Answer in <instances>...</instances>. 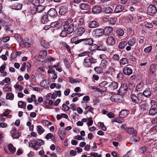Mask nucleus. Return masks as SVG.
<instances>
[{"instance_id": "obj_55", "label": "nucleus", "mask_w": 157, "mask_h": 157, "mask_svg": "<svg viewBox=\"0 0 157 157\" xmlns=\"http://www.w3.org/2000/svg\"><path fill=\"white\" fill-rule=\"evenodd\" d=\"M62 107L63 109V110L64 111H68L70 109V107L67 105L66 104H63L62 105Z\"/></svg>"}, {"instance_id": "obj_63", "label": "nucleus", "mask_w": 157, "mask_h": 157, "mask_svg": "<svg viewBox=\"0 0 157 157\" xmlns=\"http://www.w3.org/2000/svg\"><path fill=\"white\" fill-rule=\"evenodd\" d=\"M40 86L43 87H45L46 86V81L45 80L42 81L40 83Z\"/></svg>"}, {"instance_id": "obj_40", "label": "nucleus", "mask_w": 157, "mask_h": 157, "mask_svg": "<svg viewBox=\"0 0 157 157\" xmlns=\"http://www.w3.org/2000/svg\"><path fill=\"white\" fill-rule=\"evenodd\" d=\"M127 44L126 41H124L121 42L119 44V47L121 49L124 48Z\"/></svg>"}, {"instance_id": "obj_20", "label": "nucleus", "mask_w": 157, "mask_h": 157, "mask_svg": "<svg viewBox=\"0 0 157 157\" xmlns=\"http://www.w3.org/2000/svg\"><path fill=\"white\" fill-rule=\"evenodd\" d=\"M115 31L117 36H122L124 34V31L120 28H117Z\"/></svg>"}, {"instance_id": "obj_62", "label": "nucleus", "mask_w": 157, "mask_h": 157, "mask_svg": "<svg viewBox=\"0 0 157 157\" xmlns=\"http://www.w3.org/2000/svg\"><path fill=\"white\" fill-rule=\"evenodd\" d=\"M124 75L123 73L121 72L119 73L117 75V77L121 80L123 78Z\"/></svg>"}, {"instance_id": "obj_24", "label": "nucleus", "mask_w": 157, "mask_h": 157, "mask_svg": "<svg viewBox=\"0 0 157 157\" xmlns=\"http://www.w3.org/2000/svg\"><path fill=\"white\" fill-rule=\"evenodd\" d=\"M82 41H84L86 44H88L91 45L93 42V40L91 38L82 39Z\"/></svg>"}, {"instance_id": "obj_41", "label": "nucleus", "mask_w": 157, "mask_h": 157, "mask_svg": "<svg viewBox=\"0 0 157 157\" xmlns=\"http://www.w3.org/2000/svg\"><path fill=\"white\" fill-rule=\"evenodd\" d=\"M116 20L117 18L116 17H110L109 19L108 20L109 21V22L110 24L112 25H114L116 22Z\"/></svg>"}, {"instance_id": "obj_21", "label": "nucleus", "mask_w": 157, "mask_h": 157, "mask_svg": "<svg viewBox=\"0 0 157 157\" xmlns=\"http://www.w3.org/2000/svg\"><path fill=\"white\" fill-rule=\"evenodd\" d=\"M67 7L65 6H61L59 11V13L61 15H63L67 12Z\"/></svg>"}, {"instance_id": "obj_16", "label": "nucleus", "mask_w": 157, "mask_h": 157, "mask_svg": "<svg viewBox=\"0 0 157 157\" xmlns=\"http://www.w3.org/2000/svg\"><path fill=\"white\" fill-rule=\"evenodd\" d=\"M125 9L124 7L121 5L117 6L115 10V12L116 13H119L123 11Z\"/></svg>"}, {"instance_id": "obj_60", "label": "nucleus", "mask_w": 157, "mask_h": 157, "mask_svg": "<svg viewBox=\"0 0 157 157\" xmlns=\"http://www.w3.org/2000/svg\"><path fill=\"white\" fill-rule=\"evenodd\" d=\"M17 53L15 52H13L11 54L10 56L11 58L12 59H14L17 57Z\"/></svg>"}, {"instance_id": "obj_8", "label": "nucleus", "mask_w": 157, "mask_h": 157, "mask_svg": "<svg viewBox=\"0 0 157 157\" xmlns=\"http://www.w3.org/2000/svg\"><path fill=\"white\" fill-rule=\"evenodd\" d=\"M103 31L102 29H96L94 30L93 32L96 37H99L104 34Z\"/></svg>"}, {"instance_id": "obj_34", "label": "nucleus", "mask_w": 157, "mask_h": 157, "mask_svg": "<svg viewBox=\"0 0 157 157\" xmlns=\"http://www.w3.org/2000/svg\"><path fill=\"white\" fill-rule=\"evenodd\" d=\"M45 8L44 6L41 5H38L37 6L36 10L38 13H41L44 10Z\"/></svg>"}, {"instance_id": "obj_36", "label": "nucleus", "mask_w": 157, "mask_h": 157, "mask_svg": "<svg viewBox=\"0 0 157 157\" xmlns=\"http://www.w3.org/2000/svg\"><path fill=\"white\" fill-rule=\"evenodd\" d=\"M107 82L106 81H103L99 84V86L101 87L103 90H106V87L105 86L107 85Z\"/></svg>"}, {"instance_id": "obj_52", "label": "nucleus", "mask_w": 157, "mask_h": 157, "mask_svg": "<svg viewBox=\"0 0 157 157\" xmlns=\"http://www.w3.org/2000/svg\"><path fill=\"white\" fill-rule=\"evenodd\" d=\"M88 121L87 122V125L88 126L92 125L93 123L92 118V117H89L88 119Z\"/></svg>"}, {"instance_id": "obj_31", "label": "nucleus", "mask_w": 157, "mask_h": 157, "mask_svg": "<svg viewBox=\"0 0 157 157\" xmlns=\"http://www.w3.org/2000/svg\"><path fill=\"white\" fill-rule=\"evenodd\" d=\"M8 148L9 151L11 152V154H13L15 152L16 148L11 144H9Z\"/></svg>"}, {"instance_id": "obj_32", "label": "nucleus", "mask_w": 157, "mask_h": 157, "mask_svg": "<svg viewBox=\"0 0 157 157\" xmlns=\"http://www.w3.org/2000/svg\"><path fill=\"white\" fill-rule=\"evenodd\" d=\"M128 63V60L126 58H123L119 61V63L120 65H124Z\"/></svg>"}, {"instance_id": "obj_2", "label": "nucleus", "mask_w": 157, "mask_h": 157, "mask_svg": "<svg viewBox=\"0 0 157 157\" xmlns=\"http://www.w3.org/2000/svg\"><path fill=\"white\" fill-rule=\"evenodd\" d=\"M63 29L66 30L68 34L72 33L74 30L73 25L71 23H70L68 21H65L63 25Z\"/></svg>"}, {"instance_id": "obj_3", "label": "nucleus", "mask_w": 157, "mask_h": 157, "mask_svg": "<svg viewBox=\"0 0 157 157\" xmlns=\"http://www.w3.org/2000/svg\"><path fill=\"white\" fill-rule=\"evenodd\" d=\"M147 13L149 15L153 16L157 13V9L155 6L150 5L147 8Z\"/></svg>"}, {"instance_id": "obj_9", "label": "nucleus", "mask_w": 157, "mask_h": 157, "mask_svg": "<svg viewBox=\"0 0 157 157\" xmlns=\"http://www.w3.org/2000/svg\"><path fill=\"white\" fill-rule=\"evenodd\" d=\"M93 13L95 14L101 13L102 12L101 7L99 5L94 6L92 9Z\"/></svg>"}, {"instance_id": "obj_46", "label": "nucleus", "mask_w": 157, "mask_h": 157, "mask_svg": "<svg viewBox=\"0 0 157 157\" xmlns=\"http://www.w3.org/2000/svg\"><path fill=\"white\" fill-rule=\"evenodd\" d=\"M147 104H142L141 105L140 108L143 111H145L147 109Z\"/></svg>"}, {"instance_id": "obj_54", "label": "nucleus", "mask_w": 157, "mask_h": 157, "mask_svg": "<svg viewBox=\"0 0 157 157\" xmlns=\"http://www.w3.org/2000/svg\"><path fill=\"white\" fill-rule=\"evenodd\" d=\"M78 23L80 26L82 25H84V20L83 18H80L78 19Z\"/></svg>"}, {"instance_id": "obj_18", "label": "nucleus", "mask_w": 157, "mask_h": 157, "mask_svg": "<svg viewBox=\"0 0 157 157\" xmlns=\"http://www.w3.org/2000/svg\"><path fill=\"white\" fill-rule=\"evenodd\" d=\"M137 94H138L137 95L133 94L131 95V97L132 99V101L136 104H138L140 101L139 99L138 98L139 95H137Z\"/></svg>"}, {"instance_id": "obj_6", "label": "nucleus", "mask_w": 157, "mask_h": 157, "mask_svg": "<svg viewBox=\"0 0 157 157\" xmlns=\"http://www.w3.org/2000/svg\"><path fill=\"white\" fill-rule=\"evenodd\" d=\"M116 40L114 37L110 36L108 37L106 40L107 45L108 46H113L116 43Z\"/></svg>"}, {"instance_id": "obj_10", "label": "nucleus", "mask_w": 157, "mask_h": 157, "mask_svg": "<svg viewBox=\"0 0 157 157\" xmlns=\"http://www.w3.org/2000/svg\"><path fill=\"white\" fill-rule=\"evenodd\" d=\"M157 113V108L156 106L153 104L152 105L149 111V115L151 116H154Z\"/></svg>"}, {"instance_id": "obj_50", "label": "nucleus", "mask_w": 157, "mask_h": 157, "mask_svg": "<svg viewBox=\"0 0 157 157\" xmlns=\"http://www.w3.org/2000/svg\"><path fill=\"white\" fill-rule=\"evenodd\" d=\"M31 3L32 4L35 6H37L40 3V0H32Z\"/></svg>"}, {"instance_id": "obj_58", "label": "nucleus", "mask_w": 157, "mask_h": 157, "mask_svg": "<svg viewBox=\"0 0 157 157\" xmlns=\"http://www.w3.org/2000/svg\"><path fill=\"white\" fill-rule=\"evenodd\" d=\"M37 140L38 141V146H40L44 144V142L43 140L41 139H37Z\"/></svg>"}, {"instance_id": "obj_11", "label": "nucleus", "mask_w": 157, "mask_h": 157, "mask_svg": "<svg viewBox=\"0 0 157 157\" xmlns=\"http://www.w3.org/2000/svg\"><path fill=\"white\" fill-rule=\"evenodd\" d=\"M103 30L104 33L106 36L109 35L113 31L112 27L110 26L106 27Z\"/></svg>"}, {"instance_id": "obj_37", "label": "nucleus", "mask_w": 157, "mask_h": 157, "mask_svg": "<svg viewBox=\"0 0 157 157\" xmlns=\"http://www.w3.org/2000/svg\"><path fill=\"white\" fill-rule=\"evenodd\" d=\"M37 132L39 135L41 134L44 131V128L40 125H39L37 126Z\"/></svg>"}, {"instance_id": "obj_57", "label": "nucleus", "mask_w": 157, "mask_h": 157, "mask_svg": "<svg viewBox=\"0 0 157 157\" xmlns=\"http://www.w3.org/2000/svg\"><path fill=\"white\" fill-rule=\"evenodd\" d=\"M45 41L44 40L41 42V44L42 46L46 48H48L49 47V45L47 43H45Z\"/></svg>"}, {"instance_id": "obj_30", "label": "nucleus", "mask_w": 157, "mask_h": 157, "mask_svg": "<svg viewBox=\"0 0 157 157\" xmlns=\"http://www.w3.org/2000/svg\"><path fill=\"white\" fill-rule=\"evenodd\" d=\"M3 91L4 92L11 91V85L10 84L6 85L3 88Z\"/></svg>"}, {"instance_id": "obj_19", "label": "nucleus", "mask_w": 157, "mask_h": 157, "mask_svg": "<svg viewBox=\"0 0 157 157\" xmlns=\"http://www.w3.org/2000/svg\"><path fill=\"white\" fill-rule=\"evenodd\" d=\"M125 131L128 134L132 135L136 134L137 133L136 131L132 127H128L127 128H125Z\"/></svg>"}, {"instance_id": "obj_53", "label": "nucleus", "mask_w": 157, "mask_h": 157, "mask_svg": "<svg viewBox=\"0 0 157 157\" xmlns=\"http://www.w3.org/2000/svg\"><path fill=\"white\" fill-rule=\"evenodd\" d=\"M152 49V47L150 46L145 48L144 49V52L146 53L150 52Z\"/></svg>"}, {"instance_id": "obj_26", "label": "nucleus", "mask_w": 157, "mask_h": 157, "mask_svg": "<svg viewBox=\"0 0 157 157\" xmlns=\"http://www.w3.org/2000/svg\"><path fill=\"white\" fill-rule=\"evenodd\" d=\"M108 87L111 90H114L117 88L118 84L116 82H113L109 85Z\"/></svg>"}, {"instance_id": "obj_61", "label": "nucleus", "mask_w": 157, "mask_h": 157, "mask_svg": "<svg viewBox=\"0 0 157 157\" xmlns=\"http://www.w3.org/2000/svg\"><path fill=\"white\" fill-rule=\"evenodd\" d=\"M6 68V65L3 64L0 67V72L2 73Z\"/></svg>"}, {"instance_id": "obj_35", "label": "nucleus", "mask_w": 157, "mask_h": 157, "mask_svg": "<svg viewBox=\"0 0 157 157\" xmlns=\"http://www.w3.org/2000/svg\"><path fill=\"white\" fill-rule=\"evenodd\" d=\"M79 6L80 8L83 10H87L89 7V5L87 3H81L80 4Z\"/></svg>"}, {"instance_id": "obj_43", "label": "nucleus", "mask_w": 157, "mask_h": 157, "mask_svg": "<svg viewBox=\"0 0 157 157\" xmlns=\"http://www.w3.org/2000/svg\"><path fill=\"white\" fill-rule=\"evenodd\" d=\"M72 25H73V28L74 29V28H76L77 29L78 28L80 27V26L78 23V21H72L71 23Z\"/></svg>"}, {"instance_id": "obj_49", "label": "nucleus", "mask_w": 157, "mask_h": 157, "mask_svg": "<svg viewBox=\"0 0 157 157\" xmlns=\"http://www.w3.org/2000/svg\"><path fill=\"white\" fill-rule=\"evenodd\" d=\"M120 59L119 56L117 54H114L113 56V59L114 61H119Z\"/></svg>"}, {"instance_id": "obj_14", "label": "nucleus", "mask_w": 157, "mask_h": 157, "mask_svg": "<svg viewBox=\"0 0 157 157\" xmlns=\"http://www.w3.org/2000/svg\"><path fill=\"white\" fill-rule=\"evenodd\" d=\"M151 91L149 89H146L142 93H139L137 95H144L145 97H147L151 96Z\"/></svg>"}, {"instance_id": "obj_48", "label": "nucleus", "mask_w": 157, "mask_h": 157, "mask_svg": "<svg viewBox=\"0 0 157 157\" xmlns=\"http://www.w3.org/2000/svg\"><path fill=\"white\" fill-rule=\"evenodd\" d=\"M67 32L63 29L60 34V36L63 37H66L67 36V34H68Z\"/></svg>"}, {"instance_id": "obj_12", "label": "nucleus", "mask_w": 157, "mask_h": 157, "mask_svg": "<svg viewBox=\"0 0 157 157\" xmlns=\"http://www.w3.org/2000/svg\"><path fill=\"white\" fill-rule=\"evenodd\" d=\"M99 26V23L96 20L90 21L88 24V27L90 28H94Z\"/></svg>"}, {"instance_id": "obj_47", "label": "nucleus", "mask_w": 157, "mask_h": 157, "mask_svg": "<svg viewBox=\"0 0 157 157\" xmlns=\"http://www.w3.org/2000/svg\"><path fill=\"white\" fill-rule=\"evenodd\" d=\"M53 137V134L52 133H48L46 135L45 137V138L47 140H48L52 138V140H54L55 139V138L54 137L53 138H52Z\"/></svg>"}, {"instance_id": "obj_29", "label": "nucleus", "mask_w": 157, "mask_h": 157, "mask_svg": "<svg viewBox=\"0 0 157 157\" xmlns=\"http://www.w3.org/2000/svg\"><path fill=\"white\" fill-rule=\"evenodd\" d=\"M49 21V20L48 18V16L46 14L44 15L42 17L41 21L42 23L46 24Z\"/></svg>"}, {"instance_id": "obj_25", "label": "nucleus", "mask_w": 157, "mask_h": 157, "mask_svg": "<svg viewBox=\"0 0 157 157\" xmlns=\"http://www.w3.org/2000/svg\"><path fill=\"white\" fill-rule=\"evenodd\" d=\"M23 5L22 4L16 3L13 5L12 6L13 9L19 10L21 9Z\"/></svg>"}, {"instance_id": "obj_42", "label": "nucleus", "mask_w": 157, "mask_h": 157, "mask_svg": "<svg viewBox=\"0 0 157 157\" xmlns=\"http://www.w3.org/2000/svg\"><path fill=\"white\" fill-rule=\"evenodd\" d=\"M18 105L19 107L22 108H25L26 106V104L24 103L23 101H21L18 102Z\"/></svg>"}, {"instance_id": "obj_15", "label": "nucleus", "mask_w": 157, "mask_h": 157, "mask_svg": "<svg viewBox=\"0 0 157 157\" xmlns=\"http://www.w3.org/2000/svg\"><path fill=\"white\" fill-rule=\"evenodd\" d=\"M129 111L128 110H122L119 113V117L121 118L126 117L129 114Z\"/></svg>"}, {"instance_id": "obj_17", "label": "nucleus", "mask_w": 157, "mask_h": 157, "mask_svg": "<svg viewBox=\"0 0 157 157\" xmlns=\"http://www.w3.org/2000/svg\"><path fill=\"white\" fill-rule=\"evenodd\" d=\"M85 30L84 28L82 27H79L77 29L76 33L78 36H81L85 32Z\"/></svg>"}, {"instance_id": "obj_27", "label": "nucleus", "mask_w": 157, "mask_h": 157, "mask_svg": "<svg viewBox=\"0 0 157 157\" xmlns=\"http://www.w3.org/2000/svg\"><path fill=\"white\" fill-rule=\"evenodd\" d=\"M58 133L59 135L60 139L62 140H63L65 136L66 133L64 131L61 130L60 128L59 129Z\"/></svg>"}, {"instance_id": "obj_1", "label": "nucleus", "mask_w": 157, "mask_h": 157, "mask_svg": "<svg viewBox=\"0 0 157 157\" xmlns=\"http://www.w3.org/2000/svg\"><path fill=\"white\" fill-rule=\"evenodd\" d=\"M97 62L96 59L93 57L89 56L86 57L84 60L83 64L87 67H90L92 63L95 64Z\"/></svg>"}, {"instance_id": "obj_44", "label": "nucleus", "mask_w": 157, "mask_h": 157, "mask_svg": "<svg viewBox=\"0 0 157 157\" xmlns=\"http://www.w3.org/2000/svg\"><path fill=\"white\" fill-rule=\"evenodd\" d=\"M36 99V96L34 95H32L31 96V98H27V100L28 101V102L29 103L31 102L32 101H35Z\"/></svg>"}, {"instance_id": "obj_56", "label": "nucleus", "mask_w": 157, "mask_h": 157, "mask_svg": "<svg viewBox=\"0 0 157 157\" xmlns=\"http://www.w3.org/2000/svg\"><path fill=\"white\" fill-rule=\"evenodd\" d=\"M132 139L135 141L136 142L140 140V138L138 136L135 134V135L132 136Z\"/></svg>"}, {"instance_id": "obj_28", "label": "nucleus", "mask_w": 157, "mask_h": 157, "mask_svg": "<svg viewBox=\"0 0 157 157\" xmlns=\"http://www.w3.org/2000/svg\"><path fill=\"white\" fill-rule=\"evenodd\" d=\"M61 26V25L58 21H55L52 22L50 26L51 27L56 28L57 29H59Z\"/></svg>"}, {"instance_id": "obj_45", "label": "nucleus", "mask_w": 157, "mask_h": 157, "mask_svg": "<svg viewBox=\"0 0 157 157\" xmlns=\"http://www.w3.org/2000/svg\"><path fill=\"white\" fill-rule=\"evenodd\" d=\"M98 46L95 44H93L91 45V47L90 48V49L92 51H94L96 49L98 50Z\"/></svg>"}, {"instance_id": "obj_7", "label": "nucleus", "mask_w": 157, "mask_h": 157, "mask_svg": "<svg viewBox=\"0 0 157 157\" xmlns=\"http://www.w3.org/2000/svg\"><path fill=\"white\" fill-rule=\"evenodd\" d=\"M123 71L125 75H131L132 73V70L129 65H127L125 67L123 68Z\"/></svg>"}, {"instance_id": "obj_4", "label": "nucleus", "mask_w": 157, "mask_h": 157, "mask_svg": "<svg viewBox=\"0 0 157 157\" xmlns=\"http://www.w3.org/2000/svg\"><path fill=\"white\" fill-rule=\"evenodd\" d=\"M110 100L113 102H121L122 100V95L119 94H115L112 95Z\"/></svg>"}, {"instance_id": "obj_13", "label": "nucleus", "mask_w": 157, "mask_h": 157, "mask_svg": "<svg viewBox=\"0 0 157 157\" xmlns=\"http://www.w3.org/2000/svg\"><path fill=\"white\" fill-rule=\"evenodd\" d=\"M48 14L51 17H54L57 15V11L55 9L51 8L47 12Z\"/></svg>"}, {"instance_id": "obj_38", "label": "nucleus", "mask_w": 157, "mask_h": 157, "mask_svg": "<svg viewBox=\"0 0 157 157\" xmlns=\"http://www.w3.org/2000/svg\"><path fill=\"white\" fill-rule=\"evenodd\" d=\"M6 98L7 100H13L14 98V95L11 93H7L6 95Z\"/></svg>"}, {"instance_id": "obj_23", "label": "nucleus", "mask_w": 157, "mask_h": 157, "mask_svg": "<svg viewBox=\"0 0 157 157\" xmlns=\"http://www.w3.org/2000/svg\"><path fill=\"white\" fill-rule=\"evenodd\" d=\"M155 64H151L150 67V75L153 76L155 75Z\"/></svg>"}, {"instance_id": "obj_33", "label": "nucleus", "mask_w": 157, "mask_h": 157, "mask_svg": "<svg viewBox=\"0 0 157 157\" xmlns=\"http://www.w3.org/2000/svg\"><path fill=\"white\" fill-rule=\"evenodd\" d=\"M136 40L135 38L132 37L127 42L128 44L130 46H133L136 43Z\"/></svg>"}, {"instance_id": "obj_22", "label": "nucleus", "mask_w": 157, "mask_h": 157, "mask_svg": "<svg viewBox=\"0 0 157 157\" xmlns=\"http://www.w3.org/2000/svg\"><path fill=\"white\" fill-rule=\"evenodd\" d=\"M71 41L72 43L78 44L82 42V39H78V37L76 36L72 38L71 40Z\"/></svg>"}, {"instance_id": "obj_5", "label": "nucleus", "mask_w": 157, "mask_h": 157, "mask_svg": "<svg viewBox=\"0 0 157 157\" xmlns=\"http://www.w3.org/2000/svg\"><path fill=\"white\" fill-rule=\"evenodd\" d=\"M128 90V87L125 83L122 85L119 88L118 93L121 95H124L127 93Z\"/></svg>"}, {"instance_id": "obj_39", "label": "nucleus", "mask_w": 157, "mask_h": 157, "mask_svg": "<svg viewBox=\"0 0 157 157\" xmlns=\"http://www.w3.org/2000/svg\"><path fill=\"white\" fill-rule=\"evenodd\" d=\"M94 70L97 74L101 73L103 71V68L101 67H96L94 68Z\"/></svg>"}, {"instance_id": "obj_64", "label": "nucleus", "mask_w": 157, "mask_h": 157, "mask_svg": "<svg viewBox=\"0 0 157 157\" xmlns=\"http://www.w3.org/2000/svg\"><path fill=\"white\" fill-rule=\"evenodd\" d=\"M107 63V62L106 59H103L101 60V64L102 66H106Z\"/></svg>"}, {"instance_id": "obj_51", "label": "nucleus", "mask_w": 157, "mask_h": 157, "mask_svg": "<svg viewBox=\"0 0 157 157\" xmlns=\"http://www.w3.org/2000/svg\"><path fill=\"white\" fill-rule=\"evenodd\" d=\"M12 137L15 138H17L20 136L19 132L18 131H16L12 134Z\"/></svg>"}, {"instance_id": "obj_59", "label": "nucleus", "mask_w": 157, "mask_h": 157, "mask_svg": "<svg viewBox=\"0 0 157 157\" xmlns=\"http://www.w3.org/2000/svg\"><path fill=\"white\" fill-rule=\"evenodd\" d=\"M113 11L112 9L110 7H106L105 9V12L106 13H111Z\"/></svg>"}]
</instances>
